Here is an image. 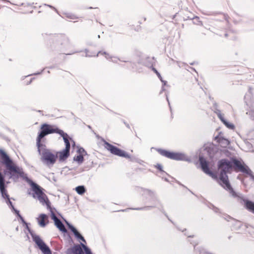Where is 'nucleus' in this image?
<instances>
[{
	"instance_id": "obj_1",
	"label": "nucleus",
	"mask_w": 254,
	"mask_h": 254,
	"mask_svg": "<svg viewBox=\"0 0 254 254\" xmlns=\"http://www.w3.org/2000/svg\"><path fill=\"white\" fill-rule=\"evenodd\" d=\"M223 155L228 158L223 159V174L230 172L233 169L252 176V172L245 163L236 159L233 153L223 149Z\"/></svg>"
},
{
	"instance_id": "obj_2",
	"label": "nucleus",
	"mask_w": 254,
	"mask_h": 254,
	"mask_svg": "<svg viewBox=\"0 0 254 254\" xmlns=\"http://www.w3.org/2000/svg\"><path fill=\"white\" fill-rule=\"evenodd\" d=\"M40 129L41 130L36 138V144L38 148H40L41 146V139L43 137L48 134L56 133L59 134L63 137L65 144L64 150H65L66 152H69L70 145L68 140V136L66 133H64L63 130L59 129L54 126L47 124H42Z\"/></svg>"
},
{
	"instance_id": "obj_3",
	"label": "nucleus",
	"mask_w": 254,
	"mask_h": 254,
	"mask_svg": "<svg viewBox=\"0 0 254 254\" xmlns=\"http://www.w3.org/2000/svg\"><path fill=\"white\" fill-rule=\"evenodd\" d=\"M0 159L2 164L4 165L6 170L4 174L10 175L11 177L15 175H20L22 173L21 169L16 166L9 156L3 150L0 149Z\"/></svg>"
},
{
	"instance_id": "obj_4",
	"label": "nucleus",
	"mask_w": 254,
	"mask_h": 254,
	"mask_svg": "<svg viewBox=\"0 0 254 254\" xmlns=\"http://www.w3.org/2000/svg\"><path fill=\"white\" fill-rule=\"evenodd\" d=\"M199 160L202 171L206 174L209 175L212 178L217 179L219 184L220 185H222V169H221L222 167V160H220L218 162V167L220 170L218 179H217V175L215 173H213L210 171L208 168V163L203 157H199Z\"/></svg>"
},
{
	"instance_id": "obj_5",
	"label": "nucleus",
	"mask_w": 254,
	"mask_h": 254,
	"mask_svg": "<svg viewBox=\"0 0 254 254\" xmlns=\"http://www.w3.org/2000/svg\"><path fill=\"white\" fill-rule=\"evenodd\" d=\"M29 183L32 188V191L36 195V196L39 201L43 204H46L47 205H49L50 202L47 195L43 192V189L40 186L32 181H30Z\"/></svg>"
},
{
	"instance_id": "obj_6",
	"label": "nucleus",
	"mask_w": 254,
	"mask_h": 254,
	"mask_svg": "<svg viewBox=\"0 0 254 254\" xmlns=\"http://www.w3.org/2000/svg\"><path fill=\"white\" fill-rule=\"evenodd\" d=\"M223 189H224L228 193L229 195L235 198L242 199V195L237 192L232 185L231 184L228 177L227 175H223Z\"/></svg>"
},
{
	"instance_id": "obj_7",
	"label": "nucleus",
	"mask_w": 254,
	"mask_h": 254,
	"mask_svg": "<svg viewBox=\"0 0 254 254\" xmlns=\"http://www.w3.org/2000/svg\"><path fill=\"white\" fill-rule=\"evenodd\" d=\"M104 147L113 154L126 158H130L128 153L105 141H104Z\"/></svg>"
},
{
	"instance_id": "obj_8",
	"label": "nucleus",
	"mask_w": 254,
	"mask_h": 254,
	"mask_svg": "<svg viewBox=\"0 0 254 254\" xmlns=\"http://www.w3.org/2000/svg\"><path fill=\"white\" fill-rule=\"evenodd\" d=\"M245 101L247 106H249L247 114L250 116L252 120L254 121V100L252 99L251 91H249L245 96Z\"/></svg>"
},
{
	"instance_id": "obj_9",
	"label": "nucleus",
	"mask_w": 254,
	"mask_h": 254,
	"mask_svg": "<svg viewBox=\"0 0 254 254\" xmlns=\"http://www.w3.org/2000/svg\"><path fill=\"white\" fill-rule=\"evenodd\" d=\"M157 151L161 155L171 159L181 160L184 157V155L181 153L172 152L162 149H158Z\"/></svg>"
},
{
	"instance_id": "obj_10",
	"label": "nucleus",
	"mask_w": 254,
	"mask_h": 254,
	"mask_svg": "<svg viewBox=\"0 0 254 254\" xmlns=\"http://www.w3.org/2000/svg\"><path fill=\"white\" fill-rule=\"evenodd\" d=\"M33 239L39 249L44 254H52V252L49 248L45 244L39 236H33Z\"/></svg>"
},
{
	"instance_id": "obj_11",
	"label": "nucleus",
	"mask_w": 254,
	"mask_h": 254,
	"mask_svg": "<svg viewBox=\"0 0 254 254\" xmlns=\"http://www.w3.org/2000/svg\"><path fill=\"white\" fill-rule=\"evenodd\" d=\"M57 158V154H54L49 150H46L43 153L42 160L47 165L54 164Z\"/></svg>"
},
{
	"instance_id": "obj_12",
	"label": "nucleus",
	"mask_w": 254,
	"mask_h": 254,
	"mask_svg": "<svg viewBox=\"0 0 254 254\" xmlns=\"http://www.w3.org/2000/svg\"><path fill=\"white\" fill-rule=\"evenodd\" d=\"M81 245H75L67 250V254H84Z\"/></svg>"
},
{
	"instance_id": "obj_13",
	"label": "nucleus",
	"mask_w": 254,
	"mask_h": 254,
	"mask_svg": "<svg viewBox=\"0 0 254 254\" xmlns=\"http://www.w3.org/2000/svg\"><path fill=\"white\" fill-rule=\"evenodd\" d=\"M51 218L54 221L55 225L61 231L63 232H66V230L64 227V224L61 221L60 219H59L56 216L54 212L52 213Z\"/></svg>"
},
{
	"instance_id": "obj_14",
	"label": "nucleus",
	"mask_w": 254,
	"mask_h": 254,
	"mask_svg": "<svg viewBox=\"0 0 254 254\" xmlns=\"http://www.w3.org/2000/svg\"><path fill=\"white\" fill-rule=\"evenodd\" d=\"M37 220L39 225L41 227H45L49 222L48 217L47 215L45 214H40L37 218Z\"/></svg>"
},
{
	"instance_id": "obj_15",
	"label": "nucleus",
	"mask_w": 254,
	"mask_h": 254,
	"mask_svg": "<svg viewBox=\"0 0 254 254\" xmlns=\"http://www.w3.org/2000/svg\"><path fill=\"white\" fill-rule=\"evenodd\" d=\"M53 40L59 44L63 45L67 40L65 36L63 35H57L53 37Z\"/></svg>"
},
{
	"instance_id": "obj_16",
	"label": "nucleus",
	"mask_w": 254,
	"mask_h": 254,
	"mask_svg": "<svg viewBox=\"0 0 254 254\" xmlns=\"http://www.w3.org/2000/svg\"><path fill=\"white\" fill-rule=\"evenodd\" d=\"M50 8L55 10H56V9L54 6L45 4L43 5L40 6V10L39 11V12L40 13L43 12L46 15H48L49 14Z\"/></svg>"
},
{
	"instance_id": "obj_17",
	"label": "nucleus",
	"mask_w": 254,
	"mask_h": 254,
	"mask_svg": "<svg viewBox=\"0 0 254 254\" xmlns=\"http://www.w3.org/2000/svg\"><path fill=\"white\" fill-rule=\"evenodd\" d=\"M232 221V224L233 229L236 230H239L242 226V223L241 221L234 219L232 218L227 216Z\"/></svg>"
},
{
	"instance_id": "obj_18",
	"label": "nucleus",
	"mask_w": 254,
	"mask_h": 254,
	"mask_svg": "<svg viewBox=\"0 0 254 254\" xmlns=\"http://www.w3.org/2000/svg\"><path fill=\"white\" fill-rule=\"evenodd\" d=\"M69 228L74 233V235L84 242H86L84 238L79 234L77 230L72 226L69 225Z\"/></svg>"
},
{
	"instance_id": "obj_19",
	"label": "nucleus",
	"mask_w": 254,
	"mask_h": 254,
	"mask_svg": "<svg viewBox=\"0 0 254 254\" xmlns=\"http://www.w3.org/2000/svg\"><path fill=\"white\" fill-rule=\"evenodd\" d=\"M245 207L246 208L254 214V203L250 200H246L245 201Z\"/></svg>"
},
{
	"instance_id": "obj_20",
	"label": "nucleus",
	"mask_w": 254,
	"mask_h": 254,
	"mask_svg": "<svg viewBox=\"0 0 254 254\" xmlns=\"http://www.w3.org/2000/svg\"><path fill=\"white\" fill-rule=\"evenodd\" d=\"M58 154L59 155L60 160H64L69 155V152H66V151L64 149L63 151L58 152L57 155Z\"/></svg>"
},
{
	"instance_id": "obj_21",
	"label": "nucleus",
	"mask_w": 254,
	"mask_h": 254,
	"mask_svg": "<svg viewBox=\"0 0 254 254\" xmlns=\"http://www.w3.org/2000/svg\"><path fill=\"white\" fill-rule=\"evenodd\" d=\"M223 124L229 129L234 130L235 128V125L223 119Z\"/></svg>"
},
{
	"instance_id": "obj_22",
	"label": "nucleus",
	"mask_w": 254,
	"mask_h": 254,
	"mask_svg": "<svg viewBox=\"0 0 254 254\" xmlns=\"http://www.w3.org/2000/svg\"><path fill=\"white\" fill-rule=\"evenodd\" d=\"M75 190H76V192L79 194H80V195L83 194L85 192V188L83 186H79L75 188Z\"/></svg>"
},
{
	"instance_id": "obj_23",
	"label": "nucleus",
	"mask_w": 254,
	"mask_h": 254,
	"mask_svg": "<svg viewBox=\"0 0 254 254\" xmlns=\"http://www.w3.org/2000/svg\"><path fill=\"white\" fill-rule=\"evenodd\" d=\"M83 156L82 154H78L74 156V160L79 164L82 163L84 160Z\"/></svg>"
},
{
	"instance_id": "obj_24",
	"label": "nucleus",
	"mask_w": 254,
	"mask_h": 254,
	"mask_svg": "<svg viewBox=\"0 0 254 254\" xmlns=\"http://www.w3.org/2000/svg\"><path fill=\"white\" fill-rule=\"evenodd\" d=\"M82 248L84 249L86 254H92L90 249L88 248L84 244L81 243Z\"/></svg>"
},
{
	"instance_id": "obj_25",
	"label": "nucleus",
	"mask_w": 254,
	"mask_h": 254,
	"mask_svg": "<svg viewBox=\"0 0 254 254\" xmlns=\"http://www.w3.org/2000/svg\"><path fill=\"white\" fill-rule=\"evenodd\" d=\"M193 23L197 25H202V22L199 20V17L197 16L193 18Z\"/></svg>"
},
{
	"instance_id": "obj_26",
	"label": "nucleus",
	"mask_w": 254,
	"mask_h": 254,
	"mask_svg": "<svg viewBox=\"0 0 254 254\" xmlns=\"http://www.w3.org/2000/svg\"><path fill=\"white\" fill-rule=\"evenodd\" d=\"M152 70L156 74L158 78L160 79L161 81H162V77L160 74L158 72V71L156 70L155 68L154 67H151Z\"/></svg>"
},
{
	"instance_id": "obj_27",
	"label": "nucleus",
	"mask_w": 254,
	"mask_h": 254,
	"mask_svg": "<svg viewBox=\"0 0 254 254\" xmlns=\"http://www.w3.org/2000/svg\"><path fill=\"white\" fill-rule=\"evenodd\" d=\"M230 144V141L223 137V148L227 147Z\"/></svg>"
},
{
	"instance_id": "obj_28",
	"label": "nucleus",
	"mask_w": 254,
	"mask_h": 254,
	"mask_svg": "<svg viewBox=\"0 0 254 254\" xmlns=\"http://www.w3.org/2000/svg\"><path fill=\"white\" fill-rule=\"evenodd\" d=\"M78 152L79 154H82V156H84L86 154V151L82 148H79L78 150Z\"/></svg>"
},
{
	"instance_id": "obj_29",
	"label": "nucleus",
	"mask_w": 254,
	"mask_h": 254,
	"mask_svg": "<svg viewBox=\"0 0 254 254\" xmlns=\"http://www.w3.org/2000/svg\"><path fill=\"white\" fill-rule=\"evenodd\" d=\"M155 167L158 169L159 171H163V170H162V166L160 164H157L156 166H155Z\"/></svg>"
},
{
	"instance_id": "obj_30",
	"label": "nucleus",
	"mask_w": 254,
	"mask_h": 254,
	"mask_svg": "<svg viewBox=\"0 0 254 254\" xmlns=\"http://www.w3.org/2000/svg\"><path fill=\"white\" fill-rule=\"evenodd\" d=\"M215 140H216L217 142L220 143L221 140V137H220L219 136H216L215 137Z\"/></svg>"
},
{
	"instance_id": "obj_31",
	"label": "nucleus",
	"mask_w": 254,
	"mask_h": 254,
	"mask_svg": "<svg viewBox=\"0 0 254 254\" xmlns=\"http://www.w3.org/2000/svg\"><path fill=\"white\" fill-rule=\"evenodd\" d=\"M217 115H218V117H219V118L220 119V120L222 121V115L220 113H219L217 114Z\"/></svg>"
},
{
	"instance_id": "obj_32",
	"label": "nucleus",
	"mask_w": 254,
	"mask_h": 254,
	"mask_svg": "<svg viewBox=\"0 0 254 254\" xmlns=\"http://www.w3.org/2000/svg\"><path fill=\"white\" fill-rule=\"evenodd\" d=\"M228 18L229 17L227 15H223V18H225L227 22H228Z\"/></svg>"
},
{
	"instance_id": "obj_33",
	"label": "nucleus",
	"mask_w": 254,
	"mask_h": 254,
	"mask_svg": "<svg viewBox=\"0 0 254 254\" xmlns=\"http://www.w3.org/2000/svg\"><path fill=\"white\" fill-rule=\"evenodd\" d=\"M70 18L72 19H77L78 17H76L75 16L72 15V16H71L70 17Z\"/></svg>"
},
{
	"instance_id": "obj_34",
	"label": "nucleus",
	"mask_w": 254,
	"mask_h": 254,
	"mask_svg": "<svg viewBox=\"0 0 254 254\" xmlns=\"http://www.w3.org/2000/svg\"><path fill=\"white\" fill-rule=\"evenodd\" d=\"M227 36H228V34H227V33H226V34H225V36H226V37H227Z\"/></svg>"
},
{
	"instance_id": "obj_35",
	"label": "nucleus",
	"mask_w": 254,
	"mask_h": 254,
	"mask_svg": "<svg viewBox=\"0 0 254 254\" xmlns=\"http://www.w3.org/2000/svg\"><path fill=\"white\" fill-rule=\"evenodd\" d=\"M225 219H226L227 221H229V220H227L226 218H225Z\"/></svg>"
},
{
	"instance_id": "obj_36",
	"label": "nucleus",
	"mask_w": 254,
	"mask_h": 254,
	"mask_svg": "<svg viewBox=\"0 0 254 254\" xmlns=\"http://www.w3.org/2000/svg\"><path fill=\"white\" fill-rule=\"evenodd\" d=\"M243 201H244L245 202L246 200H245V199H243Z\"/></svg>"
}]
</instances>
